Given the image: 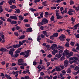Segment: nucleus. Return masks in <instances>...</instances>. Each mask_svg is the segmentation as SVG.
Returning <instances> with one entry per match:
<instances>
[{
  "mask_svg": "<svg viewBox=\"0 0 79 79\" xmlns=\"http://www.w3.org/2000/svg\"><path fill=\"white\" fill-rule=\"evenodd\" d=\"M0 52H2L0 54L1 55H2L3 52H8V51L5 48H0Z\"/></svg>",
  "mask_w": 79,
  "mask_h": 79,
  "instance_id": "nucleus-1",
  "label": "nucleus"
},
{
  "mask_svg": "<svg viewBox=\"0 0 79 79\" xmlns=\"http://www.w3.org/2000/svg\"><path fill=\"white\" fill-rule=\"evenodd\" d=\"M65 38H66V36L64 35H63V34L61 35V36H60L59 37V39L61 41H64V40H65L64 39H65Z\"/></svg>",
  "mask_w": 79,
  "mask_h": 79,
  "instance_id": "nucleus-2",
  "label": "nucleus"
},
{
  "mask_svg": "<svg viewBox=\"0 0 79 79\" xmlns=\"http://www.w3.org/2000/svg\"><path fill=\"white\" fill-rule=\"evenodd\" d=\"M68 50L67 49L65 50L64 51V53L63 54V56H66V55H68L69 53L68 52Z\"/></svg>",
  "mask_w": 79,
  "mask_h": 79,
  "instance_id": "nucleus-3",
  "label": "nucleus"
},
{
  "mask_svg": "<svg viewBox=\"0 0 79 79\" xmlns=\"http://www.w3.org/2000/svg\"><path fill=\"white\" fill-rule=\"evenodd\" d=\"M64 66L65 67H67L69 65V63L68 61L65 60L64 62Z\"/></svg>",
  "mask_w": 79,
  "mask_h": 79,
  "instance_id": "nucleus-4",
  "label": "nucleus"
},
{
  "mask_svg": "<svg viewBox=\"0 0 79 79\" xmlns=\"http://www.w3.org/2000/svg\"><path fill=\"white\" fill-rule=\"evenodd\" d=\"M19 72V71H17L15 72V71H13L12 72V74H13L14 75H15V74H16L15 75V77H16V78H17L18 77V73Z\"/></svg>",
  "mask_w": 79,
  "mask_h": 79,
  "instance_id": "nucleus-5",
  "label": "nucleus"
},
{
  "mask_svg": "<svg viewBox=\"0 0 79 79\" xmlns=\"http://www.w3.org/2000/svg\"><path fill=\"white\" fill-rule=\"evenodd\" d=\"M73 10L71 9H70L68 12V14H69V15H73Z\"/></svg>",
  "mask_w": 79,
  "mask_h": 79,
  "instance_id": "nucleus-6",
  "label": "nucleus"
},
{
  "mask_svg": "<svg viewBox=\"0 0 79 79\" xmlns=\"http://www.w3.org/2000/svg\"><path fill=\"white\" fill-rule=\"evenodd\" d=\"M10 18L11 19H14V20H17V16H11L10 17Z\"/></svg>",
  "mask_w": 79,
  "mask_h": 79,
  "instance_id": "nucleus-7",
  "label": "nucleus"
},
{
  "mask_svg": "<svg viewBox=\"0 0 79 79\" xmlns=\"http://www.w3.org/2000/svg\"><path fill=\"white\" fill-rule=\"evenodd\" d=\"M48 20L44 18L42 19V23H48Z\"/></svg>",
  "mask_w": 79,
  "mask_h": 79,
  "instance_id": "nucleus-8",
  "label": "nucleus"
},
{
  "mask_svg": "<svg viewBox=\"0 0 79 79\" xmlns=\"http://www.w3.org/2000/svg\"><path fill=\"white\" fill-rule=\"evenodd\" d=\"M32 28L31 27H30V28H28L27 29V31H26V32H31L32 31Z\"/></svg>",
  "mask_w": 79,
  "mask_h": 79,
  "instance_id": "nucleus-9",
  "label": "nucleus"
},
{
  "mask_svg": "<svg viewBox=\"0 0 79 79\" xmlns=\"http://www.w3.org/2000/svg\"><path fill=\"white\" fill-rule=\"evenodd\" d=\"M61 56H62V55L60 53H59V54H56L55 55V57H57L58 58H60L61 57Z\"/></svg>",
  "mask_w": 79,
  "mask_h": 79,
  "instance_id": "nucleus-10",
  "label": "nucleus"
},
{
  "mask_svg": "<svg viewBox=\"0 0 79 79\" xmlns=\"http://www.w3.org/2000/svg\"><path fill=\"white\" fill-rule=\"evenodd\" d=\"M24 59H20L18 60V64H19L20 63H23V60Z\"/></svg>",
  "mask_w": 79,
  "mask_h": 79,
  "instance_id": "nucleus-11",
  "label": "nucleus"
},
{
  "mask_svg": "<svg viewBox=\"0 0 79 79\" xmlns=\"http://www.w3.org/2000/svg\"><path fill=\"white\" fill-rule=\"evenodd\" d=\"M19 18L20 21H22V20H23V19H24V17H23L22 15H21L19 16Z\"/></svg>",
  "mask_w": 79,
  "mask_h": 79,
  "instance_id": "nucleus-12",
  "label": "nucleus"
},
{
  "mask_svg": "<svg viewBox=\"0 0 79 79\" xmlns=\"http://www.w3.org/2000/svg\"><path fill=\"white\" fill-rule=\"evenodd\" d=\"M19 56V54L18 53H15L14 55L12 56V57H14L15 58H17Z\"/></svg>",
  "mask_w": 79,
  "mask_h": 79,
  "instance_id": "nucleus-13",
  "label": "nucleus"
},
{
  "mask_svg": "<svg viewBox=\"0 0 79 79\" xmlns=\"http://www.w3.org/2000/svg\"><path fill=\"white\" fill-rule=\"evenodd\" d=\"M15 13H18L19 14L20 13H21V10H20L19 9H16V10L15 11Z\"/></svg>",
  "mask_w": 79,
  "mask_h": 79,
  "instance_id": "nucleus-14",
  "label": "nucleus"
},
{
  "mask_svg": "<svg viewBox=\"0 0 79 79\" xmlns=\"http://www.w3.org/2000/svg\"><path fill=\"white\" fill-rule=\"evenodd\" d=\"M19 39L21 40H23V39H25V36L24 35L21 36L19 38Z\"/></svg>",
  "mask_w": 79,
  "mask_h": 79,
  "instance_id": "nucleus-15",
  "label": "nucleus"
},
{
  "mask_svg": "<svg viewBox=\"0 0 79 79\" xmlns=\"http://www.w3.org/2000/svg\"><path fill=\"white\" fill-rule=\"evenodd\" d=\"M56 69L57 71H61V69H60V68L58 66L56 67Z\"/></svg>",
  "mask_w": 79,
  "mask_h": 79,
  "instance_id": "nucleus-16",
  "label": "nucleus"
},
{
  "mask_svg": "<svg viewBox=\"0 0 79 79\" xmlns=\"http://www.w3.org/2000/svg\"><path fill=\"white\" fill-rule=\"evenodd\" d=\"M43 24H44V23H42V21L41 22H39L38 24V26L39 27H40V26H42L43 25Z\"/></svg>",
  "mask_w": 79,
  "mask_h": 79,
  "instance_id": "nucleus-17",
  "label": "nucleus"
},
{
  "mask_svg": "<svg viewBox=\"0 0 79 79\" xmlns=\"http://www.w3.org/2000/svg\"><path fill=\"white\" fill-rule=\"evenodd\" d=\"M73 63H77V61L76 60H72V61H70L69 63L70 64H73Z\"/></svg>",
  "mask_w": 79,
  "mask_h": 79,
  "instance_id": "nucleus-18",
  "label": "nucleus"
},
{
  "mask_svg": "<svg viewBox=\"0 0 79 79\" xmlns=\"http://www.w3.org/2000/svg\"><path fill=\"white\" fill-rule=\"evenodd\" d=\"M24 64L25 66H27V64L23 63H22L21 64H19L18 65H19V66H24Z\"/></svg>",
  "mask_w": 79,
  "mask_h": 79,
  "instance_id": "nucleus-19",
  "label": "nucleus"
},
{
  "mask_svg": "<svg viewBox=\"0 0 79 79\" xmlns=\"http://www.w3.org/2000/svg\"><path fill=\"white\" fill-rule=\"evenodd\" d=\"M10 8L12 9H15V8H16V6L15 5H12L10 6Z\"/></svg>",
  "mask_w": 79,
  "mask_h": 79,
  "instance_id": "nucleus-20",
  "label": "nucleus"
},
{
  "mask_svg": "<svg viewBox=\"0 0 79 79\" xmlns=\"http://www.w3.org/2000/svg\"><path fill=\"white\" fill-rule=\"evenodd\" d=\"M30 52H31L30 50H27L24 52V53H25L27 55H29V53Z\"/></svg>",
  "mask_w": 79,
  "mask_h": 79,
  "instance_id": "nucleus-21",
  "label": "nucleus"
},
{
  "mask_svg": "<svg viewBox=\"0 0 79 79\" xmlns=\"http://www.w3.org/2000/svg\"><path fill=\"white\" fill-rule=\"evenodd\" d=\"M67 72L69 74H70L71 73V69L70 68L68 69Z\"/></svg>",
  "mask_w": 79,
  "mask_h": 79,
  "instance_id": "nucleus-22",
  "label": "nucleus"
},
{
  "mask_svg": "<svg viewBox=\"0 0 79 79\" xmlns=\"http://www.w3.org/2000/svg\"><path fill=\"white\" fill-rule=\"evenodd\" d=\"M74 27L75 28V29L76 30L77 29V27H79V23H78L77 24L75 25L74 26Z\"/></svg>",
  "mask_w": 79,
  "mask_h": 79,
  "instance_id": "nucleus-23",
  "label": "nucleus"
},
{
  "mask_svg": "<svg viewBox=\"0 0 79 79\" xmlns=\"http://www.w3.org/2000/svg\"><path fill=\"white\" fill-rule=\"evenodd\" d=\"M71 19V21H72L73 22H72V24H74V23L75 22V21H76V19H74V18H73V17H72Z\"/></svg>",
  "mask_w": 79,
  "mask_h": 79,
  "instance_id": "nucleus-24",
  "label": "nucleus"
},
{
  "mask_svg": "<svg viewBox=\"0 0 79 79\" xmlns=\"http://www.w3.org/2000/svg\"><path fill=\"white\" fill-rule=\"evenodd\" d=\"M56 18L57 19H62L63 17L61 15H59L56 17Z\"/></svg>",
  "mask_w": 79,
  "mask_h": 79,
  "instance_id": "nucleus-25",
  "label": "nucleus"
},
{
  "mask_svg": "<svg viewBox=\"0 0 79 79\" xmlns=\"http://www.w3.org/2000/svg\"><path fill=\"white\" fill-rule=\"evenodd\" d=\"M54 19H55V17L53 15L52 16L51 18H50V20L51 21H54Z\"/></svg>",
  "mask_w": 79,
  "mask_h": 79,
  "instance_id": "nucleus-26",
  "label": "nucleus"
},
{
  "mask_svg": "<svg viewBox=\"0 0 79 79\" xmlns=\"http://www.w3.org/2000/svg\"><path fill=\"white\" fill-rule=\"evenodd\" d=\"M42 5L43 6H47L48 5L47 4V1H45L42 3Z\"/></svg>",
  "mask_w": 79,
  "mask_h": 79,
  "instance_id": "nucleus-27",
  "label": "nucleus"
},
{
  "mask_svg": "<svg viewBox=\"0 0 79 79\" xmlns=\"http://www.w3.org/2000/svg\"><path fill=\"white\" fill-rule=\"evenodd\" d=\"M9 54L10 55H11V56H12L13 57V52L10 51L9 52Z\"/></svg>",
  "mask_w": 79,
  "mask_h": 79,
  "instance_id": "nucleus-28",
  "label": "nucleus"
},
{
  "mask_svg": "<svg viewBox=\"0 0 79 79\" xmlns=\"http://www.w3.org/2000/svg\"><path fill=\"white\" fill-rule=\"evenodd\" d=\"M45 17H46V18H47V17H48V12H45Z\"/></svg>",
  "mask_w": 79,
  "mask_h": 79,
  "instance_id": "nucleus-29",
  "label": "nucleus"
},
{
  "mask_svg": "<svg viewBox=\"0 0 79 79\" xmlns=\"http://www.w3.org/2000/svg\"><path fill=\"white\" fill-rule=\"evenodd\" d=\"M30 10L31 11H32V12H33V11H37V10L32 8H30Z\"/></svg>",
  "mask_w": 79,
  "mask_h": 79,
  "instance_id": "nucleus-30",
  "label": "nucleus"
},
{
  "mask_svg": "<svg viewBox=\"0 0 79 79\" xmlns=\"http://www.w3.org/2000/svg\"><path fill=\"white\" fill-rule=\"evenodd\" d=\"M53 35L54 37H57L58 35V33H56L53 34Z\"/></svg>",
  "mask_w": 79,
  "mask_h": 79,
  "instance_id": "nucleus-31",
  "label": "nucleus"
},
{
  "mask_svg": "<svg viewBox=\"0 0 79 79\" xmlns=\"http://www.w3.org/2000/svg\"><path fill=\"white\" fill-rule=\"evenodd\" d=\"M16 23H17V22H16V21H12V22L11 23V24H16Z\"/></svg>",
  "mask_w": 79,
  "mask_h": 79,
  "instance_id": "nucleus-32",
  "label": "nucleus"
},
{
  "mask_svg": "<svg viewBox=\"0 0 79 79\" xmlns=\"http://www.w3.org/2000/svg\"><path fill=\"white\" fill-rule=\"evenodd\" d=\"M73 56V52H70L68 56V58H69V57H70V56Z\"/></svg>",
  "mask_w": 79,
  "mask_h": 79,
  "instance_id": "nucleus-33",
  "label": "nucleus"
},
{
  "mask_svg": "<svg viewBox=\"0 0 79 79\" xmlns=\"http://www.w3.org/2000/svg\"><path fill=\"white\" fill-rule=\"evenodd\" d=\"M65 46L66 47H69V43L68 42H67L65 44Z\"/></svg>",
  "mask_w": 79,
  "mask_h": 79,
  "instance_id": "nucleus-34",
  "label": "nucleus"
},
{
  "mask_svg": "<svg viewBox=\"0 0 79 79\" xmlns=\"http://www.w3.org/2000/svg\"><path fill=\"white\" fill-rule=\"evenodd\" d=\"M13 48H18V44L13 45Z\"/></svg>",
  "mask_w": 79,
  "mask_h": 79,
  "instance_id": "nucleus-35",
  "label": "nucleus"
},
{
  "mask_svg": "<svg viewBox=\"0 0 79 79\" xmlns=\"http://www.w3.org/2000/svg\"><path fill=\"white\" fill-rule=\"evenodd\" d=\"M9 2H8V3L10 5H13V3H12V0H9Z\"/></svg>",
  "mask_w": 79,
  "mask_h": 79,
  "instance_id": "nucleus-36",
  "label": "nucleus"
},
{
  "mask_svg": "<svg viewBox=\"0 0 79 79\" xmlns=\"http://www.w3.org/2000/svg\"><path fill=\"white\" fill-rule=\"evenodd\" d=\"M16 30H19L20 29H21V27H19L18 26H17L16 27H15Z\"/></svg>",
  "mask_w": 79,
  "mask_h": 79,
  "instance_id": "nucleus-37",
  "label": "nucleus"
},
{
  "mask_svg": "<svg viewBox=\"0 0 79 79\" xmlns=\"http://www.w3.org/2000/svg\"><path fill=\"white\" fill-rule=\"evenodd\" d=\"M74 4V1L73 0L70 1V5H72Z\"/></svg>",
  "mask_w": 79,
  "mask_h": 79,
  "instance_id": "nucleus-38",
  "label": "nucleus"
},
{
  "mask_svg": "<svg viewBox=\"0 0 79 79\" xmlns=\"http://www.w3.org/2000/svg\"><path fill=\"white\" fill-rule=\"evenodd\" d=\"M70 44L72 46H74V44H75V43L74 42H73L72 41L70 43Z\"/></svg>",
  "mask_w": 79,
  "mask_h": 79,
  "instance_id": "nucleus-39",
  "label": "nucleus"
},
{
  "mask_svg": "<svg viewBox=\"0 0 79 79\" xmlns=\"http://www.w3.org/2000/svg\"><path fill=\"white\" fill-rule=\"evenodd\" d=\"M21 52L19 51V50H18V49L17 50H16L15 52V53H20Z\"/></svg>",
  "mask_w": 79,
  "mask_h": 79,
  "instance_id": "nucleus-40",
  "label": "nucleus"
},
{
  "mask_svg": "<svg viewBox=\"0 0 79 79\" xmlns=\"http://www.w3.org/2000/svg\"><path fill=\"white\" fill-rule=\"evenodd\" d=\"M40 16L41 18H43L44 16V12H42L40 14Z\"/></svg>",
  "mask_w": 79,
  "mask_h": 79,
  "instance_id": "nucleus-41",
  "label": "nucleus"
},
{
  "mask_svg": "<svg viewBox=\"0 0 79 79\" xmlns=\"http://www.w3.org/2000/svg\"><path fill=\"white\" fill-rule=\"evenodd\" d=\"M34 15L35 17H37L39 16V13H36L34 14Z\"/></svg>",
  "mask_w": 79,
  "mask_h": 79,
  "instance_id": "nucleus-42",
  "label": "nucleus"
},
{
  "mask_svg": "<svg viewBox=\"0 0 79 79\" xmlns=\"http://www.w3.org/2000/svg\"><path fill=\"white\" fill-rule=\"evenodd\" d=\"M14 34L15 35H16V36H17V37H18L19 35V34L18 32H14Z\"/></svg>",
  "mask_w": 79,
  "mask_h": 79,
  "instance_id": "nucleus-43",
  "label": "nucleus"
},
{
  "mask_svg": "<svg viewBox=\"0 0 79 79\" xmlns=\"http://www.w3.org/2000/svg\"><path fill=\"white\" fill-rule=\"evenodd\" d=\"M50 39H51V40H53V39H54V36H53V35H52L50 36Z\"/></svg>",
  "mask_w": 79,
  "mask_h": 79,
  "instance_id": "nucleus-44",
  "label": "nucleus"
},
{
  "mask_svg": "<svg viewBox=\"0 0 79 79\" xmlns=\"http://www.w3.org/2000/svg\"><path fill=\"white\" fill-rule=\"evenodd\" d=\"M0 19H1V20H2V21H5V19L3 18L0 17Z\"/></svg>",
  "mask_w": 79,
  "mask_h": 79,
  "instance_id": "nucleus-45",
  "label": "nucleus"
},
{
  "mask_svg": "<svg viewBox=\"0 0 79 79\" xmlns=\"http://www.w3.org/2000/svg\"><path fill=\"white\" fill-rule=\"evenodd\" d=\"M46 64H47V67H48V66L50 65V62H47Z\"/></svg>",
  "mask_w": 79,
  "mask_h": 79,
  "instance_id": "nucleus-46",
  "label": "nucleus"
},
{
  "mask_svg": "<svg viewBox=\"0 0 79 79\" xmlns=\"http://www.w3.org/2000/svg\"><path fill=\"white\" fill-rule=\"evenodd\" d=\"M25 26L27 27H30V24H26L25 25Z\"/></svg>",
  "mask_w": 79,
  "mask_h": 79,
  "instance_id": "nucleus-47",
  "label": "nucleus"
},
{
  "mask_svg": "<svg viewBox=\"0 0 79 79\" xmlns=\"http://www.w3.org/2000/svg\"><path fill=\"white\" fill-rule=\"evenodd\" d=\"M73 59L74 60H79V58H78V57H73Z\"/></svg>",
  "mask_w": 79,
  "mask_h": 79,
  "instance_id": "nucleus-48",
  "label": "nucleus"
},
{
  "mask_svg": "<svg viewBox=\"0 0 79 79\" xmlns=\"http://www.w3.org/2000/svg\"><path fill=\"white\" fill-rule=\"evenodd\" d=\"M65 59V58H64V56H62L61 57L60 60L61 61H63V60H64Z\"/></svg>",
  "mask_w": 79,
  "mask_h": 79,
  "instance_id": "nucleus-49",
  "label": "nucleus"
},
{
  "mask_svg": "<svg viewBox=\"0 0 79 79\" xmlns=\"http://www.w3.org/2000/svg\"><path fill=\"white\" fill-rule=\"evenodd\" d=\"M20 55H23V56L24 55H25V53H24V52H21V53H20Z\"/></svg>",
  "mask_w": 79,
  "mask_h": 79,
  "instance_id": "nucleus-50",
  "label": "nucleus"
},
{
  "mask_svg": "<svg viewBox=\"0 0 79 79\" xmlns=\"http://www.w3.org/2000/svg\"><path fill=\"white\" fill-rule=\"evenodd\" d=\"M23 22H24V23H27V22H28V20L26 19H25L23 20Z\"/></svg>",
  "mask_w": 79,
  "mask_h": 79,
  "instance_id": "nucleus-51",
  "label": "nucleus"
},
{
  "mask_svg": "<svg viewBox=\"0 0 79 79\" xmlns=\"http://www.w3.org/2000/svg\"><path fill=\"white\" fill-rule=\"evenodd\" d=\"M51 9H52V10H53V9H54V10H55V9L56 8V6L51 7Z\"/></svg>",
  "mask_w": 79,
  "mask_h": 79,
  "instance_id": "nucleus-52",
  "label": "nucleus"
},
{
  "mask_svg": "<svg viewBox=\"0 0 79 79\" xmlns=\"http://www.w3.org/2000/svg\"><path fill=\"white\" fill-rule=\"evenodd\" d=\"M41 66H42V65L41 64L39 65L37 67L38 69H39L40 68H41Z\"/></svg>",
  "mask_w": 79,
  "mask_h": 79,
  "instance_id": "nucleus-53",
  "label": "nucleus"
},
{
  "mask_svg": "<svg viewBox=\"0 0 79 79\" xmlns=\"http://www.w3.org/2000/svg\"><path fill=\"white\" fill-rule=\"evenodd\" d=\"M43 34L44 35H46L47 33V32L45 31H43Z\"/></svg>",
  "mask_w": 79,
  "mask_h": 79,
  "instance_id": "nucleus-54",
  "label": "nucleus"
},
{
  "mask_svg": "<svg viewBox=\"0 0 79 79\" xmlns=\"http://www.w3.org/2000/svg\"><path fill=\"white\" fill-rule=\"evenodd\" d=\"M61 0H57V1H55V2H57V3H60V2H61Z\"/></svg>",
  "mask_w": 79,
  "mask_h": 79,
  "instance_id": "nucleus-55",
  "label": "nucleus"
},
{
  "mask_svg": "<svg viewBox=\"0 0 79 79\" xmlns=\"http://www.w3.org/2000/svg\"><path fill=\"white\" fill-rule=\"evenodd\" d=\"M58 48H60V49L62 50H63V49L64 48H63V47H62L60 46H58Z\"/></svg>",
  "mask_w": 79,
  "mask_h": 79,
  "instance_id": "nucleus-56",
  "label": "nucleus"
},
{
  "mask_svg": "<svg viewBox=\"0 0 79 79\" xmlns=\"http://www.w3.org/2000/svg\"><path fill=\"white\" fill-rule=\"evenodd\" d=\"M78 67L77 66H76L74 69L75 70H76V71H77V70H78Z\"/></svg>",
  "mask_w": 79,
  "mask_h": 79,
  "instance_id": "nucleus-57",
  "label": "nucleus"
},
{
  "mask_svg": "<svg viewBox=\"0 0 79 79\" xmlns=\"http://www.w3.org/2000/svg\"><path fill=\"white\" fill-rule=\"evenodd\" d=\"M63 10H64V8H63V7H60V10L61 11V12L63 11Z\"/></svg>",
  "mask_w": 79,
  "mask_h": 79,
  "instance_id": "nucleus-58",
  "label": "nucleus"
},
{
  "mask_svg": "<svg viewBox=\"0 0 79 79\" xmlns=\"http://www.w3.org/2000/svg\"><path fill=\"white\" fill-rule=\"evenodd\" d=\"M60 66L61 69H63L64 68V65H60Z\"/></svg>",
  "mask_w": 79,
  "mask_h": 79,
  "instance_id": "nucleus-59",
  "label": "nucleus"
},
{
  "mask_svg": "<svg viewBox=\"0 0 79 79\" xmlns=\"http://www.w3.org/2000/svg\"><path fill=\"white\" fill-rule=\"evenodd\" d=\"M69 61H70V60H74V58L73 57H70L69 58Z\"/></svg>",
  "mask_w": 79,
  "mask_h": 79,
  "instance_id": "nucleus-60",
  "label": "nucleus"
},
{
  "mask_svg": "<svg viewBox=\"0 0 79 79\" xmlns=\"http://www.w3.org/2000/svg\"><path fill=\"white\" fill-rule=\"evenodd\" d=\"M40 1V0H35L34 1L35 3H37V2H39Z\"/></svg>",
  "mask_w": 79,
  "mask_h": 79,
  "instance_id": "nucleus-61",
  "label": "nucleus"
},
{
  "mask_svg": "<svg viewBox=\"0 0 79 79\" xmlns=\"http://www.w3.org/2000/svg\"><path fill=\"white\" fill-rule=\"evenodd\" d=\"M37 40L39 42H40V40H41V38H37Z\"/></svg>",
  "mask_w": 79,
  "mask_h": 79,
  "instance_id": "nucleus-62",
  "label": "nucleus"
},
{
  "mask_svg": "<svg viewBox=\"0 0 79 79\" xmlns=\"http://www.w3.org/2000/svg\"><path fill=\"white\" fill-rule=\"evenodd\" d=\"M1 36V38L3 40H5V35H2Z\"/></svg>",
  "mask_w": 79,
  "mask_h": 79,
  "instance_id": "nucleus-63",
  "label": "nucleus"
},
{
  "mask_svg": "<svg viewBox=\"0 0 79 79\" xmlns=\"http://www.w3.org/2000/svg\"><path fill=\"white\" fill-rule=\"evenodd\" d=\"M24 78L25 79H29V77L28 76H25Z\"/></svg>",
  "mask_w": 79,
  "mask_h": 79,
  "instance_id": "nucleus-64",
  "label": "nucleus"
}]
</instances>
